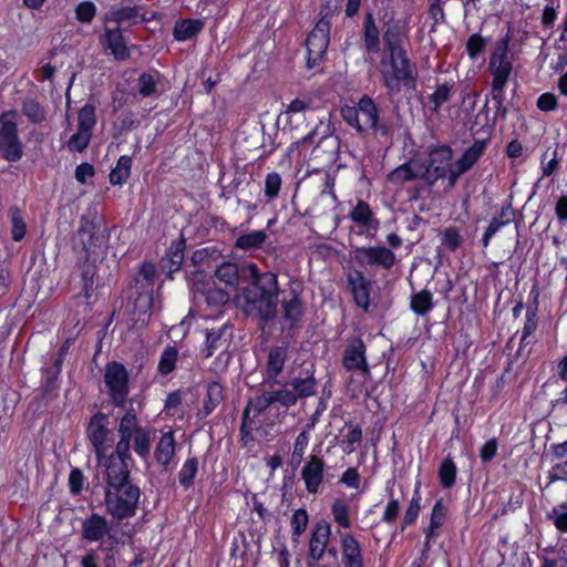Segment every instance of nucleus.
Here are the masks:
<instances>
[{"label": "nucleus", "instance_id": "nucleus-43", "mask_svg": "<svg viewBox=\"0 0 567 567\" xmlns=\"http://www.w3.org/2000/svg\"><path fill=\"white\" fill-rule=\"evenodd\" d=\"M197 471V460L194 457L186 460L178 473V481L181 485L188 487L193 483V480L196 476Z\"/></svg>", "mask_w": 567, "mask_h": 567}, {"label": "nucleus", "instance_id": "nucleus-48", "mask_svg": "<svg viewBox=\"0 0 567 567\" xmlns=\"http://www.w3.org/2000/svg\"><path fill=\"white\" fill-rule=\"evenodd\" d=\"M308 109L309 102H306L300 99H295L287 105V109L284 114L287 117V122L291 125L295 118H302L303 112Z\"/></svg>", "mask_w": 567, "mask_h": 567}, {"label": "nucleus", "instance_id": "nucleus-38", "mask_svg": "<svg viewBox=\"0 0 567 567\" xmlns=\"http://www.w3.org/2000/svg\"><path fill=\"white\" fill-rule=\"evenodd\" d=\"M223 401V388L217 382H210L206 388V399L204 402L205 414H209Z\"/></svg>", "mask_w": 567, "mask_h": 567}, {"label": "nucleus", "instance_id": "nucleus-39", "mask_svg": "<svg viewBox=\"0 0 567 567\" xmlns=\"http://www.w3.org/2000/svg\"><path fill=\"white\" fill-rule=\"evenodd\" d=\"M226 329H219L217 331L207 332L206 336V357H212L215 351L227 347V339L225 338Z\"/></svg>", "mask_w": 567, "mask_h": 567}, {"label": "nucleus", "instance_id": "nucleus-34", "mask_svg": "<svg viewBox=\"0 0 567 567\" xmlns=\"http://www.w3.org/2000/svg\"><path fill=\"white\" fill-rule=\"evenodd\" d=\"M512 210L509 208H503L498 218H493L486 228L483 236V246L487 247L491 238L505 225L511 221Z\"/></svg>", "mask_w": 567, "mask_h": 567}, {"label": "nucleus", "instance_id": "nucleus-2", "mask_svg": "<svg viewBox=\"0 0 567 567\" xmlns=\"http://www.w3.org/2000/svg\"><path fill=\"white\" fill-rule=\"evenodd\" d=\"M120 441L111 455L102 457L100 466L105 467L106 488L122 489L128 483L132 462L130 455V443L134 439V451L142 457V429L137 424L136 414L126 412L120 422Z\"/></svg>", "mask_w": 567, "mask_h": 567}, {"label": "nucleus", "instance_id": "nucleus-35", "mask_svg": "<svg viewBox=\"0 0 567 567\" xmlns=\"http://www.w3.org/2000/svg\"><path fill=\"white\" fill-rule=\"evenodd\" d=\"M96 124L95 106L86 103L78 112V128L92 133Z\"/></svg>", "mask_w": 567, "mask_h": 567}, {"label": "nucleus", "instance_id": "nucleus-23", "mask_svg": "<svg viewBox=\"0 0 567 567\" xmlns=\"http://www.w3.org/2000/svg\"><path fill=\"white\" fill-rule=\"evenodd\" d=\"M355 303L367 309L370 303L369 284L361 271H354L348 277Z\"/></svg>", "mask_w": 567, "mask_h": 567}, {"label": "nucleus", "instance_id": "nucleus-19", "mask_svg": "<svg viewBox=\"0 0 567 567\" xmlns=\"http://www.w3.org/2000/svg\"><path fill=\"white\" fill-rule=\"evenodd\" d=\"M343 365L347 370H357L363 374L369 373V365L365 359V346L359 339L350 342L343 355Z\"/></svg>", "mask_w": 567, "mask_h": 567}, {"label": "nucleus", "instance_id": "nucleus-28", "mask_svg": "<svg viewBox=\"0 0 567 567\" xmlns=\"http://www.w3.org/2000/svg\"><path fill=\"white\" fill-rule=\"evenodd\" d=\"M175 454V440L172 432L164 433L157 444L155 458L157 463L166 466Z\"/></svg>", "mask_w": 567, "mask_h": 567}, {"label": "nucleus", "instance_id": "nucleus-56", "mask_svg": "<svg viewBox=\"0 0 567 567\" xmlns=\"http://www.w3.org/2000/svg\"><path fill=\"white\" fill-rule=\"evenodd\" d=\"M176 359H177L176 350L174 348L166 349L163 352L161 360L158 362V370L161 371V373H163V374L171 373L175 368Z\"/></svg>", "mask_w": 567, "mask_h": 567}, {"label": "nucleus", "instance_id": "nucleus-44", "mask_svg": "<svg viewBox=\"0 0 567 567\" xmlns=\"http://www.w3.org/2000/svg\"><path fill=\"white\" fill-rule=\"evenodd\" d=\"M440 482L443 487L449 488L455 482L456 466L451 458H446L440 466L439 471Z\"/></svg>", "mask_w": 567, "mask_h": 567}, {"label": "nucleus", "instance_id": "nucleus-26", "mask_svg": "<svg viewBox=\"0 0 567 567\" xmlns=\"http://www.w3.org/2000/svg\"><path fill=\"white\" fill-rule=\"evenodd\" d=\"M185 244L182 239L175 240L169 246L165 257L162 259L163 268L169 274L179 269L184 260Z\"/></svg>", "mask_w": 567, "mask_h": 567}, {"label": "nucleus", "instance_id": "nucleus-57", "mask_svg": "<svg viewBox=\"0 0 567 567\" xmlns=\"http://www.w3.org/2000/svg\"><path fill=\"white\" fill-rule=\"evenodd\" d=\"M281 188V177L278 173H270L266 176L265 181V195L269 199L278 196Z\"/></svg>", "mask_w": 567, "mask_h": 567}, {"label": "nucleus", "instance_id": "nucleus-37", "mask_svg": "<svg viewBox=\"0 0 567 567\" xmlns=\"http://www.w3.org/2000/svg\"><path fill=\"white\" fill-rule=\"evenodd\" d=\"M267 238L264 230H254L248 234L239 236L236 240V247L240 249H252L260 247Z\"/></svg>", "mask_w": 567, "mask_h": 567}, {"label": "nucleus", "instance_id": "nucleus-64", "mask_svg": "<svg viewBox=\"0 0 567 567\" xmlns=\"http://www.w3.org/2000/svg\"><path fill=\"white\" fill-rule=\"evenodd\" d=\"M206 300L210 305L220 306L228 301V293L223 289L212 288L206 291Z\"/></svg>", "mask_w": 567, "mask_h": 567}, {"label": "nucleus", "instance_id": "nucleus-6", "mask_svg": "<svg viewBox=\"0 0 567 567\" xmlns=\"http://www.w3.org/2000/svg\"><path fill=\"white\" fill-rule=\"evenodd\" d=\"M78 236L82 249L87 256V260H90L91 257H93V259L104 258L107 251L110 236L100 223L82 218Z\"/></svg>", "mask_w": 567, "mask_h": 567}, {"label": "nucleus", "instance_id": "nucleus-21", "mask_svg": "<svg viewBox=\"0 0 567 567\" xmlns=\"http://www.w3.org/2000/svg\"><path fill=\"white\" fill-rule=\"evenodd\" d=\"M323 468L322 460L317 456H312L303 466L301 477L309 493H318L323 481Z\"/></svg>", "mask_w": 567, "mask_h": 567}, {"label": "nucleus", "instance_id": "nucleus-14", "mask_svg": "<svg viewBox=\"0 0 567 567\" xmlns=\"http://www.w3.org/2000/svg\"><path fill=\"white\" fill-rule=\"evenodd\" d=\"M140 94H142V73L134 72L124 82L118 83L113 92L114 112L134 104Z\"/></svg>", "mask_w": 567, "mask_h": 567}, {"label": "nucleus", "instance_id": "nucleus-60", "mask_svg": "<svg viewBox=\"0 0 567 567\" xmlns=\"http://www.w3.org/2000/svg\"><path fill=\"white\" fill-rule=\"evenodd\" d=\"M485 47L484 39L478 34L470 37L466 43V50L472 60H475L477 55L483 51Z\"/></svg>", "mask_w": 567, "mask_h": 567}, {"label": "nucleus", "instance_id": "nucleus-11", "mask_svg": "<svg viewBox=\"0 0 567 567\" xmlns=\"http://www.w3.org/2000/svg\"><path fill=\"white\" fill-rule=\"evenodd\" d=\"M110 419L102 412L95 413L91 419L86 427V435L93 445L97 462L101 463L102 457L105 456L109 450L107 436Z\"/></svg>", "mask_w": 567, "mask_h": 567}, {"label": "nucleus", "instance_id": "nucleus-7", "mask_svg": "<svg viewBox=\"0 0 567 567\" xmlns=\"http://www.w3.org/2000/svg\"><path fill=\"white\" fill-rule=\"evenodd\" d=\"M140 497V488L126 485L122 489L105 488V506L107 512L121 520L135 514L136 504Z\"/></svg>", "mask_w": 567, "mask_h": 567}, {"label": "nucleus", "instance_id": "nucleus-13", "mask_svg": "<svg viewBox=\"0 0 567 567\" xmlns=\"http://www.w3.org/2000/svg\"><path fill=\"white\" fill-rule=\"evenodd\" d=\"M354 260L361 266H380L390 269L395 262V255L383 246L358 247L353 251Z\"/></svg>", "mask_w": 567, "mask_h": 567}, {"label": "nucleus", "instance_id": "nucleus-25", "mask_svg": "<svg viewBox=\"0 0 567 567\" xmlns=\"http://www.w3.org/2000/svg\"><path fill=\"white\" fill-rule=\"evenodd\" d=\"M21 112L32 124H42L48 117L44 105L37 96H25L21 102Z\"/></svg>", "mask_w": 567, "mask_h": 567}, {"label": "nucleus", "instance_id": "nucleus-45", "mask_svg": "<svg viewBox=\"0 0 567 567\" xmlns=\"http://www.w3.org/2000/svg\"><path fill=\"white\" fill-rule=\"evenodd\" d=\"M133 270L136 272V276L133 278V285L127 289V298L128 305L132 303L133 311H136L138 309V299L142 296V292L138 291V276L142 275V261H137L133 266Z\"/></svg>", "mask_w": 567, "mask_h": 567}, {"label": "nucleus", "instance_id": "nucleus-32", "mask_svg": "<svg viewBox=\"0 0 567 567\" xmlns=\"http://www.w3.org/2000/svg\"><path fill=\"white\" fill-rule=\"evenodd\" d=\"M132 158L123 155L117 159L116 166L111 171L109 178L112 185H123L131 173Z\"/></svg>", "mask_w": 567, "mask_h": 567}, {"label": "nucleus", "instance_id": "nucleus-62", "mask_svg": "<svg viewBox=\"0 0 567 567\" xmlns=\"http://www.w3.org/2000/svg\"><path fill=\"white\" fill-rule=\"evenodd\" d=\"M450 99V87L446 84L437 86L434 93L430 96L434 105V110H439Z\"/></svg>", "mask_w": 567, "mask_h": 567}, {"label": "nucleus", "instance_id": "nucleus-4", "mask_svg": "<svg viewBox=\"0 0 567 567\" xmlns=\"http://www.w3.org/2000/svg\"><path fill=\"white\" fill-rule=\"evenodd\" d=\"M488 69L493 78L491 99L495 104V115L504 118L507 115V107L504 105V87L513 69L505 44L498 45L494 50L489 59Z\"/></svg>", "mask_w": 567, "mask_h": 567}, {"label": "nucleus", "instance_id": "nucleus-15", "mask_svg": "<svg viewBox=\"0 0 567 567\" xmlns=\"http://www.w3.org/2000/svg\"><path fill=\"white\" fill-rule=\"evenodd\" d=\"M452 150L447 146H441L435 148L430 154L429 166L425 172L426 179L430 183H434L439 178L447 177L451 175V171L455 169V166L451 164Z\"/></svg>", "mask_w": 567, "mask_h": 567}, {"label": "nucleus", "instance_id": "nucleus-58", "mask_svg": "<svg viewBox=\"0 0 567 567\" xmlns=\"http://www.w3.org/2000/svg\"><path fill=\"white\" fill-rule=\"evenodd\" d=\"M421 509V496L417 491H415L412 499L410 501L409 507L404 513L403 523L404 525H411L415 522L419 512Z\"/></svg>", "mask_w": 567, "mask_h": 567}, {"label": "nucleus", "instance_id": "nucleus-10", "mask_svg": "<svg viewBox=\"0 0 567 567\" xmlns=\"http://www.w3.org/2000/svg\"><path fill=\"white\" fill-rule=\"evenodd\" d=\"M104 382L111 400L116 406H123L128 394V373L124 364L112 361L106 364Z\"/></svg>", "mask_w": 567, "mask_h": 567}, {"label": "nucleus", "instance_id": "nucleus-31", "mask_svg": "<svg viewBox=\"0 0 567 567\" xmlns=\"http://www.w3.org/2000/svg\"><path fill=\"white\" fill-rule=\"evenodd\" d=\"M203 28L200 20H183L174 27V37L177 41H186L196 35Z\"/></svg>", "mask_w": 567, "mask_h": 567}, {"label": "nucleus", "instance_id": "nucleus-16", "mask_svg": "<svg viewBox=\"0 0 567 567\" xmlns=\"http://www.w3.org/2000/svg\"><path fill=\"white\" fill-rule=\"evenodd\" d=\"M100 43L116 61H126L130 58L127 40L118 25L105 27L104 33L100 37Z\"/></svg>", "mask_w": 567, "mask_h": 567}, {"label": "nucleus", "instance_id": "nucleus-42", "mask_svg": "<svg viewBox=\"0 0 567 567\" xmlns=\"http://www.w3.org/2000/svg\"><path fill=\"white\" fill-rule=\"evenodd\" d=\"M350 218L358 225L370 226L373 219V214L370 206L365 202L360 200L351 210Z\"/></svg>", "mask_w": 567, "mask_h": 567}, {"label": "nucleus", "instance_id": "nucleus-61", "mask_svg": "<svg viewBox=\"0 0 567 567\" xmlns=\"http://www.w3.org/2000/svg\"><path fill=\"white\" fill-rule=\"evenodd\" d=\"M94 175H95L94 166L86 162L78 165L75 168V173H74L75 179L82 185L86 184L87 178H91Z\"/></svg>", "mask_w": 567, "mask_h": 567}, {"label": "nucleus", "instance_id": "nucleus-52", "mask_svg": "<svg viewBox=\"0 0 567 567\" xmlns=\"http://www.w3.org/2000/svg\"><path fill=\"white\" fill-rule=\"evenodd\" d=\"M547 517L559 532L567 533V505L563 504L553 508L551 512L547 514Z\"/></svg>", "mask_w": 567, "mask_h": 567}, {"label": "nucleus", "instance_id": "nucleus-63", "mask_svg": "<svg viewBox=\"0 0 567 567\" xmlns=\"http://www.w3.org/2000/svg\"><path fill=\"white\" fill-rule=\"evenodd\" d=\"M497 449L498 444L495 439L486 441L480 450V457L482 462L487 463L493 460L497 453Z\"/></svg>", "mask_w": 567, "mask_h": 567}, {"label": "nucleus", "instance_id": "nucleus-20", "mask_svg": "<svg viewBox=\"0 0 567 567\" xmlns=\"http://www.w3.org/2000/svg\"><path fill=\"white\" fill-rule=\"evenodd\" d=\"M110 533V526L105 517L93 513L82 522V538L95 543L102 540Z\"/></svg>", "mask_w": 567, "mask_h": 567}, {"label": "nucleus", "instance_id": "nucleus-22", "mask_svg": "<svg viewBox=\"0 0 567 567\" xmlns=\"http://www.w3.org/2000/svg\"><path fill=\"white\" fill-rule=\"evenodd\" d=\"M342 564L344 567L363 566L359 542L352 535H343L341 539Z\"/></svg>", "mask_w": 567, "mask_h": 567}, {"label": "nucleus", "instance_id": "nucleus-49", "mask_svg": "<svg viewBox=\"0 0 567 567\" xmlns=\"http://www.w3.org/2000/svg\"><path fill=\"white\" fill-rule=\"evenodd\" d=\"M364 43L369 52L379 50V31L371 18L365 22Z\"/></svg>", "mask_w": 567, "mask_h": 567}, {"label": "nucleus", "instance_id": "nucleus-5", "mask_svg": "<svg viewBox=\"0 0 567 567\" xmlns=\"http://www.w3.org/2000/svg\"><path fill=\"white\" fill-rule=\"evenodd\" d=\"M24 145L19 135L18 112L14 109L0 113V157L9 163L19 162Z\"/></svg>", "mask_w": 567, "mask_h": 567}, {"label": "nucleus", "instance_id": "nucleus-40", "mask_svg": "<svg viewBox=\"0 0 567 567\" xmlns=\"http://www.w3.org/2000/svg\"><path fill=\"white\" fill-rule=\"evenodd\" d=\"M445 514H446L445 506H444L443 502L441 499H439L432 508L430 525L426 529L427 538H431L432 536H434L435 532L442 526Z\"/></svg>", "mask_w": 567, "mask_h": 567}, {"label": "nucleus", "instance_id": "nucleus-18", "mask_svg": "<svg viewBox=\"0 0 567 567\" xmlns=\"http://www.w3.org/2000/svg\"><path fill=\"white\" fill-rule=\"evenodd\" d=\"M485 142L484 141H475L462 156L454 164L455 169L451 171V175H449L450 185H454L457 178L466 173L483 155L485 151Z\"/></svg>", "mask_w": 567, "mask_h": 567}, {"label": "nucleus", "instance_id": "nucleus-51", "mask_svg": "<svg viewBox=\"0 0 567 567\" xmlns=\"http://www.w3.org/2000/svg\"><path fill=\"white\" fill-rule=\"evenodd\" d=\"M284 312L288 320L297 321L300 319L303 308L298 296L293 295L291 299L284 302Z\"/></svg>", "mask_w": 567, "mask_h": 567}, {"label": "nucleus", "instance_id": "nucleus-12", "mask_svg": "<svg viewBox=\"0 0 567 567\" xmlns=\"http://www.w3.org/2000/svg\"><path fill=\"white\" fill-rule=\"evenodd\" d=\"M307 65L316 66L323 58L329 45V28L323 21L317 23L307 39Z\"/></svg>", "mask_w": 567, "mask_h": 567}, {"label": "nucleus", "instance_id": "nucleus-50", "mask_svg": "<svg viewBox=\"0 0 567 567\" xmlns=\"http://www.w3.org/2000/svg\"><path fill=\"white\" fill-rule=\"evenodd\" d=\"M331 509H332L334 520L340 526H342L344 528L350 527L349 506L346 501H343V499L334 501Z\"/></svg>", "mask_w": 567, "mask_h": 567}, {"label": "nucleus", "instance_id": "nucleus-24", "mask_svg": "<svg viewBox=\"0 0 567 567\" xmlns=\"http://www.w3.org/2000/svg\"><path fill=\"white\" fill-rule=\"evenodd\" d=\"M331 534L330 526L328 524L318 525L312 533L309 551L311 558L320 560L326 551L327 544Z\"/></svg>", "mask_w": 567, "mask_h": 567}, {"label": "nucleus", "instance_id": "nucleus-9", "mask_svg": "<svg viewBox=\"0 0 567 567\" xmlns=\"http://www.w3.org/2000/svg\"><path fill=\"white\" fill-rule=\"evenodd\" d=\"M305 144H313V152L322 150L323 153L330 156L336 154L339 148V140L334 135V127L330 117L321 118L308 135L296 143L297 146Z\"/></svg>", "mask_w": 567, "mask_h": 567}, {"label": "nucleus", "instance_id": "nucleus-46", "mask_svg": "<svg viewBox=\"0 0 567 567\" xmlns=\"http://www.w3.org/2000/svg\"><path fill=\"white\" fill-rule=\"evenodd\" d=\"M432 307V296L429 291H421L411 299V308L416 315L426 313Z\"/></svg>", "mask_w": 567, "mask_h": 567}, {"label": "nucleus", "instance_id": "nucleus-27", "mask_svg": "<svg viewBox=\"0 0 567 567\" xmlns=\"http://www.w3.org/2000/svg\"><path fill=\"white\" fill-rule=\"evenodd\" d=\"M59 377L58 374L51 373L44 370V379L41 384V394L34 400L45 405L52 402L58 396L59 389Z\"/></svg>", "mask_w": 567, "mask_h": 567}, {"label": "nucleus", "instance_id": "nucleus-47", "mask_svg": "<svg viewBox=\"0 0 567 567\" xmlns=\"http://www.w3.org/2000/svg\"><path fill=\"white\" fill-rule=\"evenodd\" d=\"M317 382L312 377H308L306 379H296L291 382V386L297 392L300 398H307L313 395L316 392Z\"/></svg>", "mask_w": 567, "mask_h": 567}, {"label": "nucleus", "instance_id": "nucleus-54", "mask_svg": "<svg viewBox=\"0 0 567 567\" xmlns=\"http://www.w3.org/2000/svg\"><path fill=\"white\" fill-rule=\"evenodd\" d=\"M308 514L305 509H297L291 517V527L293 539L298 540L299 536L307 529Z\"/></svg>", "mask_w": 567, "mask_h": 567}, {"label": "nucleus", "instance_id": "nucleus-53", "mask_svg": "<svg viewBox=\"0 0 567 567\" xmlns=\"http://www.w3.org/2000/svg\"><path fill=\"white\" fill-rule=\"evenodd\" d=\"M91 137L92 133L78 128V132L70 137L68 146L70 151L83 152L89 146Z\"/></svg>", "mask_w": 567, "mask_h": 567}, {"label": "nucleus", "instance_id": "nucleus-17", "mask_svg": "<svg viewBox=\"0 0 567 567\" xmlns=\"http://www.w3.org/2000/svg\"><path fill=\"white\" fill-rule=\"evenodd\" d=\"M274 403L270 392H265L251 400L243 415V430L251 431L261 425L260 416Z\"/></svg>", "mask_w": 567, "mask_h": 567}, {"label": "nucleus", "instance_id": "nucleus-41", "mask_svg": "<svg viewBox=\"0 0 567 567\" xmlns=\"http://www.w3.org/2000/svg\"><path fill=\"white\" fill-rule=\"evenodd\" d=\"M96 6L90 0L76 4L74 13L75 19L82 24H90L96 16Z\"/></svg>", "mask_w": 567, "mask_h": 567}, {"label": "nucleus", "instance_id": "nucleus-30", "mask_svg": "<svg viewBox=\"0 0 567 567\" xmlns=\"http://www.w3.org/2000/svg\"><path fill=\"white\" fill-rule=\"evenodd\" d=\"M421 174V167L416 163L410 162L403 164L389 174V181L394 184H403L405 182L415 179Z\"/></svg>", "mask_w": 567, "mask_h": 567}, {"label": "nucleus", "instance_id": "nucleus-1", "mask_svg": "<svg viewBox=\"0 0 567 567\" xmlns=\"http://www.w3.org/2000/svg\"><path fill=\"white\" fill-rule=\"evenodd\" d=\"M383 42L384 51L379 64L383 84L392 94L404 89H414L416 73L408 59L404 24L400 21L388 22L383 32Z\"/></svg>", "mask_w": 567, "mask_h": 567}, {"label": "nucleus", "instance_id": "nucleus-59", "mask_svg": "<svg viewBox=\"0 0 567 567\" xmlns=\"http://www.w3.org/2000/svg\"><path fill=\"white\" fill-rule=\"evenodd\" d=\"M274 403L279 402L285 406H292L297 402V394L293 390L282 389L270 392Z\"/></svg>", "mask_w": 567, "mask_h": 567}, {"label": "nucleus", "instance_id": "nucleus-8", "mask_svg": "<svg viewBox=\"0 0 567 567\" xmlns=\"http://www.w3.org/2000/svg\"><path fill=\"white\" fill-rule=\"evenodd\" d=\"M343 120L358 132H367L377 126L379 112L377 104L369 96H363L355 106L341 109Z\"/></svg>", "mask_w": 567, "mask_h": 567}, {"label": "nucleus", "instance_id": "nucleus-29", "mask_svg": "<svg viewBox=\"0 0 567 567\" xmlns=\"http://www.w3.org/2000/svg\"><path fill=\"white\" fill-rule=\"evenodd\" d=\"M9 218L11 224V239L19 243L27 235V223L23 217V212L18 206H11L9 208Z\"/></svg>", "mask_w": 567, "mask_h": 567}, {"label": "nucleus", "instance_id": "nucleus-33", "mask_svg": "<svg viewBox=\"0 0 567 567\" xmlns=\"http://www.w3.org/2000/svg\"><path fill=\"white\" fill-rule=\"evenodd\" d=\"M215 276L226 286L236 287L239 279L238 266L234 262H223L216 268Z\"/></svg>", "mask_w": 567, "mask_h": 567}, {"label": "nucleus", "instance_id": "nucleus-36", "mask_svg": "<svg viewBox=\"0 0 567 567\" xmlns=\"http://www.w3.org/2000/svg\"><path fill=\"white\" fill-rule=\"evenodd\" d=\"M286 360V352L282 348H275L269 351L267 362V377L275 379L282 370Z\"/></svg>", "mask_w": 567, "mask_h": 567}, {"label": "nucleus", "instance_id": "nucleus-3", "mask_svg": "<svg viewBox=\"0 0 567 567\" xmlns=\"http://www.w3.org/2000/svg\"><path fill=\"white\" fill-rule=\"evenodd\" d=\"M241 274L251 282L236 296L237 306L247 315H258L265 320L274 318L279 292L277 275L271 271L260 274L255 264L244 266Z\"/></svg>", "mask_w": 567, "mask_h": 567}, {"label": "nucleus", "instance_id": "nucleus-55", "mask_svg": "<svg viewBox=\"0 0 567 567\" xmlns=\"http://www.w3.org/2000/svg\"><path fill=\"white\" fill-rule=\"evenodd\" d=\"M68 485L73 496L80 495L83 491L84 475L79 467H72L69 474Z\"/></svg>", "mask_w": 567, "mask_h": 567}]
</instances>
